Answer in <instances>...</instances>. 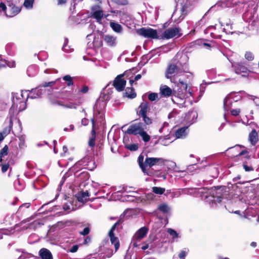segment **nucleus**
Wrapping results in <instances>:
<instances>
[{
	"instance_id": "1",
	"label": "nucleus",
	"mask_w": 259,
	"mask_h": 259,
	"mask_svg": "<svg viewBox=\"0 0 259 259\" xmlns=\"http://www.w3.org/2000/svg\"><path fill=\"white\" fill-rule=\"evenodd\" d=\"M193 78V74L188 71V70L182 73L173 75L172 78H171V82H174L178 87L183 88L185 90V92L178 90L177 95H174L172 100L174 103L178 102L179 100H183L189 96H193V90L191 84L190 83Z\"/></svg>"
},
{
	"instance_id": "2",
	"label": "nucleus",
	"mask_w": 259,
	"mask_h": 259,
	"mask_svg": "<svg viewBox=\"0 0 259 259\" xmlns=\"http://www.w3.org/2000/svg\"><path fill=\"white\" fill-rule=\"evenodd\" d=\"M188 70V65L186 63H182L181 61L178 60L177 58L174 59L168 65L165 76L167 78H172L174 75L182 73Z\"/></svg>"
},
{
	"instance_id": "3",
	"label": "nucleus",
	"mask_w": 259,
	"mask_h": 259,
	"mask_svg": "<svg viewBox=\"0 0 259 259\" xmlns=\"http://www.w3.org/2000/svg\"><path fill=\"white\" fill-rule=\"evenodd\" d=\"M0 9L5 12L7 17H12L17 15L21 11L20 8L15 6L13 3L8 2L7 4H0Z\"/></svg>"
},
{
	"instance_id": "4",
	"label": "nucleus",
	"mask_w": 259,
	"mask_h": 259,
	"mask_svg": "<svg viewBox=\"0 0 259 259\" xmlns=\"http://www.w3.org/2000/svg\"><path fill=\"white\" fill-rule=\"evenodd\" d=\"M55 84V81L45 82L41 85L35 89H32L30 93L28 95V97L31 99H35L41 96L46 91L43 88L48 87H52Z\"/></svg>"
},
{
	"instance_id": "5",
	"label": "nucleus",
	"mask_w": 259,
	"mask_h": 259,
	"mask_svg": "<svg viewBox=\"0 0 259 259\" xmlns=\"http://www.w3.org/2000/svg\"><path fill=\"white\" fill-rule=\"evenodd\" d=\"M148 229L146 227H143L139 229L133 237L131 243L134 247H138L140 245L141 240L147 235Z\"/></svg>"
},
{
	"instance_id": "6",
	"label": "nucleus",
	"mask_w": 259,
	"mask_h": 259,
	"mask_svg": "<svg viewBox=\"0 0 259 259\" xmlns=\"http://www.w3.org/2000/svg\"><path fill=\"white\" fill-rule=\"evenodd\" d=\"M20 97H23V94L22 92L21 94L18 93L13 95V104L12 106V108H15L16 107V110L18 112L22 111L25 109L26 105L25 102L24 101H18L20 100Z\"/></svg>"
},
{
	"instance_id": "7",
	"label": "nucleus",
	"mask_w": 259,
	"mask_h": 259,
	"mask_svg": "<svg viewBox=\"0 0 259 259\" xmlns=\"http://www.w3.org/2000/svg\"><path fill=\"white\" fill-rule=\"evenodd\" d=\"M146 128L147 127L143 122H136L128 126L126 133L135 136L139 135L143 130H146Z\"/></svg>"
},
{
	"instance_id": "8",
	"label": "nucleus",
	"mask_w": 259,
	"mask_h": 259,
	"mask_svg": "<svg viewBox=\"0 0 259 259\" xmlns=\"http://www.w3.org/2000/svg\"><path fill=\"white\" fill-rule=\"evenodd\" d=\"M181 31V29L177 27L169 28L164 31L163 36L166 39H169L174 37H179L182 35Z\"/></svg>"
},
{
	"instance_id": "9",
	"label": "nucleus",
	"mask_w": 259,
	"mask_h": 259,
	"mask_svg": "<svg viewBox=\"0 0 259 259\" xmlns=\"http://www.w3.org/2000/svg\"><path fill=\"white\" fill-rule=\"evenodd\" d=\"M138 33L145 37L157 38V33L156 30L152 28H142L137 30Z\"/></svg>"
},
{
	"instance_id": "10",
	"label": "nucleus",
	"mask_w": 259,
	"mask_h": 259,
	"mask_svg": "<svg viewBox=\"0 0 259 259\" xmlns=\"http://www.w3.org/2000/svg\"><path fill=\"white\" fill-rule=\"evenodd\" d=\"M232 67L234 68V70L237 74H241L243 77L247 76L249 71L247 68L242 63H234L232 64Z\"/></svg>"
},
{
	"instance_id": "11",
	"label": "nucleus",
	"mask_w": 259,
	"mask_h": 259,
	"mask_svg": "<svg viewBox=\"0 0 259 259\" xmlns=\"http://www.w3.org/2000/svg\"><path fill=\"white\" fill-rule=\"evenodd\" d=\"M123 75L124 74L118 75L114 79L113 84V85L118 92L123 91L126 84V81L122 78Z\"/></svg>"
},
{
	"instance_id": "12",
	"label": "nucleus",
	"mask_w": 259,
	"mask_h": 259,
	"mask_svg": "<svg viewBox=\"0 0 259 259\" xmlns=\"http://www.w3.org/2000/svg\"><path fill=\"white\" fill-rule=\"evenodd\" d=\"M118 224L119 222H116L115 223L109 232V236L110 238V241L112 244H114L115 251H116L119 247V242L118 238L114 236L113 231Z\"/></svg>"
},
{
	"instance_id": "13",
	"label": "nucleus",
	"mask_w": 259,
	"mask_h": 259,
	"mask_svg": "<svg viewBox=\"0 0 259 259\" xmlns=\"http://www.w3.org/2000/svg\"><path fill=\"white\" fill-rule=\"evenodd\" d=\"M164 159L162 158L147 157L145 160V164L146 167H151L155 165H162Z\"/></svg>"
},
{
	"instance_id": "14",
	"label": "nucleus",
	"mask_w": 259,
	"mask_h": 259,
	"mask_svg": "<svg viewBox=\"0 0 259 259\" xmlns=\"http://www.w3.org/2000/svg\"><path fill=\"white\" fill-rule=\"evenodd\" d=\"M165 165L168 170L174 171L179 173H183L185 171H181L179 170V167L177 166L176 163L172 161L164 159V162L162 163V165Z\"/></svg>"
},
{
	"instance_id": "15",
	"label": "nucleus",
	"mask_w": 259,
	"mask_h": 259,
	"mask_svg": "<svg viewBox=\"0 0 259 259\" xmlns=\"http://www.w3.org/2000/svg\"><path fill=\"white\" fill-rule=\"evenodd\" d=\"M92 15L97 22L100 23L103 16V12L99 6H94L92 8Z\"/></svg>"
},
{
	"instance_id": "16",
	"label": "nucleus",
	"mask_w": 259,
	"mask_h": 259,
	"mask_svg": "<svg viewBox=\"0 0 259 259\" xmlns=\"http://www.w3.org/2000/svg\"><path fill=\"white\" fill-rule=\"evenodd\" d=\"M149 108V103L147 102H143L137 109V114L139 116H144L147 114Z\"/></svg>"
},
{
	"instance_id": "17",
	"label": "nucleus",
	"mask_w": 259,
	"mask_h": 259,
	"mask_svg": "<svg viewBox=\"0 0 259 259\" xmlns=\"http://www.w3.org/2000/svg\"><path fill=\"white\" fill-rule=\"evenodd\" d=\"M103 39L108 46L112 47L116 45V37L114 36L106 34L103 36Z\"/></svg>"
},
{
	"instance_id": "18",
	"label": "nucleus",
	"mask_w": 259,
	"mask_h": 259,
	"mask_svg": "<svg viewBox=\"0 0 259 259\" xmlns=\"http://www.w3.org/2000/svg\"><path fill=\"white\" fill-rule=\"evenodd\" d=\"M92 137L90 138L89 141V145L90 147H94L95 144V139H96V123L95 120L94 118L92 119Z\"/></svg>"
},
{
	"instance_id": "19",
	"label": "nucleus",
	"mask_w": 259,
	"mask_h": 259,
	"mask_svg": "<svg viewBox=\"0 0 259 259\" xmlns=\"http://www.w3.org/2000/svg\"><path fill=\"white\" fill-rule=\"evenodd\" d=\"M39 255L41 259H53V255L51 251L45 248L40 249L39 251Z\"/></svg>"
},
{
	"instance_id": "20",
	"label": "nucleus",
	"mask_w": 259,
	"mask_h": 259,
	"mask_svg": "<svg viewBox=\"0 0 259 259\" xmlns=\"http://www.w3.org/2000/svg\"><path fill=\"white\" fill-rule=\"evenodd\" d=\"M90 196L88 191L85 192H80L76 194V197L79 202H84L89 199Z\"/></svg>"
},
{
	"instance_id": "21",
	"label": "nucleus",
	"mask_w": 259,
	"mask_h": 259,
	"mask_svg": "<svg viewBox=\"0 0 259 259\" xmlns=\"http://www.w3.org/2000/svg\"><path fill=\"white\" fill-rule=\"evenodd\" d=\"M187 126H184L177 130L175 132V135L177 138H185L187 134Z\"/></svg>"
},
{
	"instance_id": "22",
	"label": "nucleus",
	"mask_w": 259,
	"mask_h": 259,
	"mask_svg": "<svg viewBox=\"0 0 259 259\" xmlns=\"http://www.w3.org/2000/svg\"><path fill=\"white\" fill-rule=\"evenodd\" d=\"M108 85L109 84H108L105 88L103 90L100 96V98H102L104 101L109 100L110 99V95L112 93L113 89H107Z\"/></svg>"
},
{
	"instance_id": "23",
	"label": "nucleus",
	"mask_w": 259,
	"mask_h": 259,
	"mask_svg": "<svg viewBox=\"0 0 259 259\" xmlns=\"http://www.w3.org/2000/svg\"><path fill=\"white\" fill-rule=\"evenodd\" d=\"M160 92L161 95L164 97H169L172 95L171 89L166 85L160 87Z\"/></svg>"
},
{
	"instance_id": "24",
	"label": "nucleus",
	"mask_w": 259,
	"mask_h": 259,
	"mask_svg": "<svg viewBox=\"0 0 259 259\" xmlns=\"http://www.w3.org/2000/svg\"><path fill=\"white\" fill-rule=\"evenodd\" d=\"M138 163L140 168L142 169V171L147 175L150 176V174L148 172V170L146 168V165L145 162L143 163L144 161V156L140 155L138 157Z\"/></svg>"
},
{
	"instance_id": "25",
	"label": "nucleus",
	"mask_w": 259,
	"mask_h": 259,
	"mask_svg": "<svg viewBox=\"0 0 259 259\" xmlns=\"http://www.w3.org/2000/svg\"><path fill=\"white\" fill-rule=\"evenodd\" d=\"M258 135L255 130H252L249 135V140L252 145H254L257 141Z\"/></svg>"
},
{
	"instance_id": "26",
	"label": "nucleus",
	"mask_w": 259,
	"mask_h": 259,
	"mask_svg": "<svg viewBox=\"0 0 259 259\" xmlns=\"http://www.w3.org/2000/svg\"><path fill=\"white\" fill-rule=\"evenodd\" d=\"M37 72V66L31 65L28 67L27 69V74L29 76H33L36 74Z\"/></svg>"
},
{
	"instance_id": "27",
	"label": "nucleus",
	"mask_w": 259,
	"mask_h": 259,
	"mask_svg": "<svg viewBox=\"0 0 259 259\" xmlns=\"http://www.w3.org/2000/svg\"><path fill=\"white\" fill-rule=\"evenodd\" d=\"M110 26L115 32L117 33L121 32L122 27L120 24L113 22H111L110 23Z\"/></svg>"
},
{
	"instance_id": "28",
	"label": "nucleus",
	"mask_w": 259,
	"mask_h": 259,
	"mask_svg": "<svg viewBox=\"0 0 259 259\" xmlns=\"http://www.w3.org/2000/svg\"><path fill=\"white\" fill-rule=\"evenodd\" d=\"M9 148L7 145H5L0 151V162L3 161V158L8 155Z\"/></svg>"
},
{
	"instance_id": "29",
	"label": "nucleus",
	"mask_w": 259,
	"mask_h": 259,
	"mask_svg": "<svg viewBox=\"0 0 259 259\" xmlns=\"http://www.w3.org/2000/svg\"><path fill=\"white\" fill-rule=\"evenodd\" d=\"M200 169V167L196 164L190 165L188 166V167L187 168V169L186 170H184L185 172H184V173H186V172L191 173V172H194L195 170H196L197 169ZM182 174H183V172Z\"/></svg>"
},
{
	"instance_id": "30",
	"label": "nucleus",
	"mask_w": 259,
	"mask_h": 259,
	"mask_svg": "<svg viewBox=\"0 0 259 259\" xmlns=\"http://www.w3.org/2000/svg\"><path fill=\"white\" fill-rule=\"evenodd\" d=\"M125 95L126 97L131 99H133L136 96V94L134 92L132 88L126 89Z\"/></svg>"
},
{
	"instance_id": "31",
	"label": "nucleus",
	"mask_w": 259,
	"mask_h": 259,
	"mask_svg": "<svg viewBox=\"0 0 259 259\" xmlns=\"http://www.w3.org/2000/svg\"><path fill=\"white\" fill-rule=\"evenodd\" d=\"M139 135L145 142H147L150 140V136L147 133L145 130H143Z\"/></svg>"
},
{
	"instance_id": "32",
	"label": "nucleus",
	"mask_w": 259,
	"mask_h": 259,
	"mask_svg": "<svg viewBox=\"0 0 259 259\" xmlns=\"http://www.w3.org/2000/svg\"><path fill=\"white\" fill-rule=\"evenodd\" d=\"M165 190V188L158 187H152V192L156 194L161 195L164 193Z\"/></svg>"
},
{
	"instance_id": "33",
	"label": "nucleus",
	"mask_w": 259,
	"mask_h": 259,
	"mask_svg": "<svg viewBox=\"0 0 259 259\" xmlns=\"http://www.w3.org/2000/svg\"><path fill=\"white\" fill-rule=\"evenodd\" d=\"M158 209L163 212L166 213L168 212L170 209L167 204L162 203L159 205Z\"/></svg>"
},
{
	"instance_id": "34",
	"label": "nucleus",
	"mask_w": 259,
	"mask_h": 259,
	"mask_svg": "<svg viewBox=\"0 0 259 259\" xmlns=\"http://www.w3.org/2000/svg\"><path fill=\"white\" fill-rule=\"evenodd\" d=\"M34 0H25L24 2V6L28 9H32Z\"/></svg>"
},
{
	"instance_id": "35",
	"label": "nucleus",
	"mask_w": 259,
	"mask_h": 259,
	"mask_svg": "<svg viewBox=\"0 0 259 259\" xmlns=\"http://www.w3.org/2000/svg\"><path fill=\"white\" fill-rule=\"evenodd\" d=\"M63 79L66 81L67 85L68 86H70V85H72L73 83L72 77H71L69 75H66L64 76L63 77Z\"/></svg>"
},
{
	"instance_id": "36",
	"label": "nucleus",
	"mask_w": 259,
	"mask_h": 259,
	"mask_svg": "<svg viewBox=\"0 0 259 259\" xmlns=\"http://www.w3.org/2000/svg\"><path fill=\"white\" fill-rule=\"evenodd\" d=\"M168 123L167 122H164L163 123L162 126L159 128V132L160 133H163V132H165L166 133H169L168 128H167L168 126Z\"/></svg>"
},
{
	"instance_id": "37",
	"label": "nucleus",
	"mask_w": 259,
	"mask_h": 259,
	"mask_svg": "<svg viewBox=\"0 0 259 259\" xmlns=\"http://www.w3.org/2000/svg\"><path fill=\"white\" fill-rule=\"evenodd\" d=\"M143 118V121L144 123H143L146 126L147 125H149L152 123V119L148 117L146 115H144V116H141Z\"/></svg>"
},
{
	"instance_id": "38",
	"label": "nucleus",
	"mask_w": 259,
	"mask_h": 259,
	"mask_svg": "<svg viewBox=\"0 0 259 259\" xmlns=\"http://www.w3.org/2000/svg\"><path fill=\"white\" fill-rule=\"evenodd\" d=\"M167 232L172 236L173 239L178 238V234L177 232L172 229H168Z\"/></svg>"
},
{
	"instance_id": "39",
	"label": "nucleus",
	"mask_w": 259,
	"mask_h": 259,
	"mask_svg": "<svg viewBox=\"0 0 259 259\" xmlns=\"http://www.w3.org/2000/svg\"><path fill=\"white\" fill-rule=\"evenodd\" d=\"M158 97V94L157 93H150L148 95V99L151 101H154L157 100Z\"/></svg>"
},
{
	"instance_id": "40",
	"label": "nucleus",
	"mask_w": 259,
	"mask_h": 259,
	"mask_svg": "<svg viewBox=\"0 0 259 259\" xmlns=\"http://www.w3.org/2000/svg\"><path fill=\"white\" fill-rule=\"evenodd\" d=\"M126 147L131 151H136L138 148V145L137 144H132L126 146Z\"/></svg>"
},
{
	"instance_id": "41",
	"label": "nucleus",
	"mask_w": 259,
	"mask_h": 259,
	"mask_svg": "<svg viewBox=\"0 0 259 259\" xmlns=\"http://www.w3.org/2000/svg\"><path fill=\"white\" fill-rule=\"evenodd\" d=\"M245 59L248 61H252L254 58V56L252 53L249 52H246L245 53Z\"/></svg>"
},
{
	"instance_id": "42",
	"label": "nucleus",
	"mask_w": 259,
	"mask_h": 259,
	"mask_svg": "<svg viewBox=\"0 0 259 259\" xmlns=\"http://www.w3.org/2000/svg\"><path fill=\"white\" fill-rule=\"evenodd\" d=\"M188 252L186 250H182L179 254V257L180 259H185V256L187 254Z\"/></svg>"
},
{
	"instance_id": "43",
	"label": "nucleus",
	"mask_w": 259,
	"mask_h": 259,
	"mask_svg": "<svg viewBox=\"0 0 259 259\" xmlns=\"http://www.w3.org/2000/svg\"><path fill=\"white\" fill-rule=\"evenodd\" d=\"M90 228L89 227H85L82 231L79 232L80 234L82 235H87L90 233Z\"/></svg>"
},
{
	"instance_id": "44",
	"label": "nucleus",
	"mask_w": 259,
	"mask_h": 259,
	"mask_svg": "<svg viewBox=\"0 0 259 259\" xmlns=\"http://www.w3.org/2000/svg\"><path fill=\"white\" fill-rule=\"evenodd\" d=\"M170 139V137H169V136L168 135H167L166 136H165V138H160V142L161 143V144L163 145H167L168 144H166V142H165V140H167V139Z\"/></svg>"
},
{
	"instance_id": "45",
	"label": "nucleus",
	"mask_w": 259,
	"mask_h": 259,
	"mask_svg": "<svg viewBox=\"0 0 259 259\" xmlns=\"http://www.w3.org/2000/svg\"><path fill=\"white\" fill-rule=\"evenodd\" d=\"M230 103H228V99L227 97L225 98L224 100V108L225 110H228L229 109L228 104Z\"/></svg>"
},
{
	"instance_id": "46",
	"label": "nucleus",
	"mask_w": 259,
	"mask_h": 259,
	"mask_svg": "<svg viewBox=\"0 0 259 259\" xmlns=\"http://www.w3.org/2000/svg\"><path fill=\"white\" fill-rule=\"evenodd\" d=\"M9 167V165L8 164H3L2 166V170L3 172H6L8 170Z\"/></svg>"
},
{
	"instance_id": "47",
	"label": "nucleus",
	"mask_w": 259,
	"mask_h": 259,
	"mask_svg": "<svg viewBox=\"0 0 259 259\" xmlns=\"http://www.w3.org/2000/svg\"><path fill=\"white\" fill-rule=\"evenodd\" d=\"M78 246L77 245H74L69 249V251L71 252H75L77 251Z\"/></svg>"
},
{
	"instance_id": "48",
	"label": "nucleus",
	"mask_w": 259,
	"mask_h": 259,
	"mask_svg": "<svg viewBox=\"0 0 259 259\" xmlns=\"http://www.w3.org/2000/svg\"><path fill=\"white\" fill-rule=\"evenodd\" d=\"M240 112V111L239 109H233L231 110V114L233 115L237 116L239 114Z\"/></svg>"
},
{
	"instance_id": "49",
	"label": "nucleus",
	"mask_w": 259,
	"mask_h": 259,
	"mask_svg": "<svg viewBox=\"0 0 259 259\" xmlns=\"http://www.w3.org/2000/svg\"><path fill=\"white\" fill-rule=\"evenodd\" d=\"M68 43V39L67 38H65V40H64V44L62 47V49L64 51H67V49L66 48V47H67Z\"/></svg>"
},
{
	"instance_id": "50",
	"label": "nucleus",
	"mask_w": 259,
	"mask_h": 259,
	"mask_svg": "<svg viewBox=\"0 0 259 259\" xmlns=\"http://www.w3.org/2000/svg\"><path fill=\"white\" fill-rule=\"evenodd\" d=\"M74 125L73 124H71L69 125V128L65 127L64 128V131L65 132H68V131H69V130L73 131V130H74Z\"/></svg>"
},
{
	"instance_id": "51",
	"label": "nucleus",
	"mask_w": 259,
	"mask_h": 259,
	"mask_svg": "<svg viewBox=\"0 0 259 259\" xmlns=\"http://www.w3.org/2000/svg\"><path fill=\"white\" fill-rule=\"evenodd\" d=\"M81 124L83 125H87L88 124V119L84 118L81 120Z\"/></svg>"
},
{
	"instance_id": "52",
	"label": "nucleus",
	"mask_w": 259,
	"mask_h": 259,
	"mask_svg": "<svg viewBox=\"0 0 259 259\" xmlns=\"http://www.w3.org/2000/svg\"><path fill=\"white\" fill-rule=\"evenodd\" d=\"M89 90V88L87 86H84L82 89L80 90V92L83 93H86L88 92Z\"/></svg>"
},
{
	"instance_id": "53",
	"label": "nucleus",
	"mask_w": 259,
	"mask_h": 259,
	"mask_svg": "<svg viewBox=\"0 0 259 259\" xmlns=\"http://www.w3.org/2000/svg\"><path fill=\"white\" fill-rule=\"evenodd\" d=\"M146 197L148 199H152L154 196L152 193H150L147 194Z\"/></svg>"
},
{
	"instance_id": "54",
	"label": "nucleus",
	"mask_w": 259,
	"mask_h": 259,
	"mask_svg": "<svg viewBox=\"0 0 259 259\" xmlns=\"http://www.w3.org/2000/svg\"><path fill=\"white\" fill-rule=\"evenodd\" d=\"M91 241V238L90 237H87L84 240V241H83V244H88V243H89Z\"/></svg>"
},
{
	"instance_id": "55",
	"label": "nucleus",
	"mask_w": 259,
	"mask_h": 259,
	"mask_svg": "<svg viewBox=\"0 0 259 259\" xmlns=\"http://www.w3.org/2000/svg\"><path fill=\"white\" fill-rule=\"evenodd\" d=\"M20 143L19 144V147L21 148H23V146H24V140L21 138V139H20Z\"/></svg>"
},
{
	"instance_id": "56",
	"label": "nucleus",
	"mask_w": 259,
	"mask_h": 259,
	"mask_svg": "<svg viewBox=\"0 0 259 259\" xmlns=\"http://www.w3.org/2000/svg\"><path fill=\"white\" fill-rule=\"evenodd\" d=\"M243 166H244V168L245 169V170L246 171H250V170H252V168L251 167H250L246 165H244Z\"/></svg>"
},
{
	"instance_id": "57",
	"label": "nucleus",
	"mask_w": 259,
	"mask_h": 259,
	"mask_svg": "<svg viewBox=\"0 0 259 259\" xmlns=\"http://www.w3.org/2000/svg\"><path fill=\"white\" fill-rule=\"evenodd\" d=\"M6 135L5 133H0V142L2 141L4 138L6 137Z\"/></svg>"
},
{
	"instance_id": "58",
	"label": "nucleus",
	"mask_w": 259,
	"mask_h": 259,
	"mask_svg": "<svg viewBox=\"0 0 259 259\" xmlns=\"http://www.w3.org/2000/svg\"><path fill=\"white\" fill-rule=\"evenodd\" d=\"M63 208L65 210H69L71 209L70 206L68 204H65L64 205Z\"/></svg>"
},
{
	"instance_id": "59",
	"label": "nucleus",
	"mask_w": 259,
	"mask_h": 259,
	"mask_svg": "<svg viewBox=\"0 0 259 259\" xmlns=\"http://www.w3.org/2000/svg\"><path fill=\"white\" fill-rule=\"evenodd\" d=\"M190 115L193 116V117H194L195 116L197 115V113L195 111H191L188 113V115Z\"/></svg>"
},
{
	"instance_id": "60",
	"label": "nucleus",
	"mask_w": 259,
	"mask_h": 259,
	"mask_svg": "<svg viewBox=\"0 0 259 259\" xmlns=\"http://www.w3.org/2000/svg\"><path fill=\"white\" fill-rule=\"evenodd\" d=\"M63 150L64 151L63 154H61V155L63 156L64 155V154L67 152L68 149L67 147L65 146H64L63 147Z\"/></svg>"
},
{
	"instance_id": "61",
	"label": "nucleus",
	"mask_w": 259,
	"mask_h": 259,
	"mask_svg": "<svg viewBox=\"0 0 259 259\" xmlns=\"http://www.w3.org/2000/svg\"><path fill=\"white\" fill-rule=\"evenodd\" d=\"M148 247H149L148 244H145V245H144L143 246H142L141 249L143 250H145L147 249V248H148Z\"/></svg>"
},
{
	"instance_id": "62",
	"label": "nucleus",
	"mask_w": 259,
	"mask_h": 259,
	"mask_svg": "<svg viewBox=\"0 0 259 259\" xmlns=\"http://www.w3.org/2000/svg\"><path fill=\"white\" fill-rule=\"evenodd\" d=\"M47 144H48L47 142H43L42 143H37V147H40V146H42L44 145H47Z\"/></svg>"
},
{
	"instance_id": "63",
	"label": "nucleus",
	"mask_w": 259,
	"mask_h": 259,
	"mask_svg": "<svg viewBox=\"0 0 259 259\" xmlns=\"http://www.w3.org/2000/svg\"><path fill=\"white\" fill-rule=\"evenodd\" d=\"M66 0H58V5H62L66 3Z\"/></svg>"
},
{
	"instance_id": "64",
	"label": "nucleus",
	"mask_w": 259,
	"mask_h": 259,
	"mask_svg": "<svg viewBox=\"0 0 259 259\" xmlns=\"http://www.w3.org/2000/svg\"><path fill=\"white\" fill-rule=\"evenodd\" d=\"M141 78V74H137L135 77V79L134 80L136 81V80H138L139 79H140V78Z\"/></svg>"
}]
</instances>
